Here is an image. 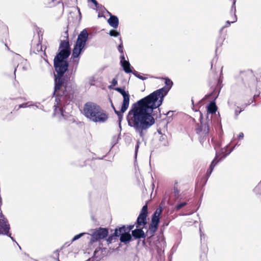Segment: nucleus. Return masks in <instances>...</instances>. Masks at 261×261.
Masks as SVG:
<instances>
[{
	"label": "nucleus",
	"instance_id": "nucleus-16",
	"mask_svg": "<svg viewBox=\"0 0 261 261\" xmlns=\"http://www.w3.org/2000/svg\"><path fill=\"white\" fill-rule=\"evenodd\" d=\"M110 35L111 36H114V37H117L119 35V33L115 30H111L110 31Z\"/></svg>",
	"mask_w": 261,
	"mask_h": 261
},
{
	"label": "nucleus",
	"instance_id": "nucleus-26",
	"mask_svg": "<svg viewBox=\"0 0 261 261\" xmlns=\"http://www.w3.org/2000/svg\"><path fill=\"white\" fill-rule=\"evenodd\" d=\"M91 1H92V2L94 4H95V5H96V4H97V3H96V1H95V0H91Z\"/></svg>",
	"mask_w": 261,
	"mask_h": 261
},
{
	"label": "nucleus",
	"instance_id": "nucleus-18",
	"mask_svg": "<svg viewBox=\"0 0 261 261\" xmlns=\"http://www.w3.org/2000/svg\"><path fill=\"white\" fill-rule=\"evenodd\" d=\"M84 233H81L80 234H79L77 235H76L74 237V238L72 239V241H74L79 239H80L82 236H83Z\"/></svg>",
	"mask_w": 261,
	"mask_h": 261
},
{
	"label": "nucleus",
	"instance_id": "nucleus-9",
	"mask_svg": "<svg viewBox=\"0 0 261 261\" xmlns=\"http://www.w3.org/2000/svg\"><path fill=\"white\" fill-rule=\"evenodd\" d=\"M121 64L122 66L123 67L124 71L127 73H129L132 72L130 67L129 63L125 60V58L123 55L121 56Z\"/></svg>",
	"mask_w": 261,
	"mask_h": 261
},
{
	"label": "nucleus",
	"instance_id": "nucleus-24",
	"mask_svg": "<svg viewBox=\"0 0 261 261\" xmlns=\"http://www.w3.org/2000/svg\"><path fill=\"white\" fill-rule=\"evenodd\" d=\"M232 2V8L234 7L235 4H236V1L235 0H231Z\"/></svg>",
	"mask_w": 261,
	"mask_h": 261
},
{
	"label": "nucleus",
	"instance_id": "nucleus-28",
	"mask_svg": "<svg viewBox=\"0 0 261 261\" xmlns=\"http://www.w3.org/2000/svg\"><path fill=\"white\" fill-rule=\"evenodd\" d=\"M236 20V18H234V20L233 21H232V22H235Z\"/></svg>",
	"mask_w": 261,
	"mask_h": 261
},
{
	"label": "nucleus",
	"instance_id": "nucleus-6",
	"mask_svg": "<svg viewBox=\"0 0 261 261\" xmlns=\"http://www.w3.org/2000/svg\"><path fill=\"white\" fill-rule=\"evenodd\" d=\"M115 90L121 93L123 96V99L121 108V113H123L126 111L129 106V95L128 92L120 88H115Z\"/></svg>",
	"mask_w": 261,
	"mask_h": 261
},
{
	"label": "nucleus",
	"instance_id": "nucleus-13",
	"mask_svg": "<svg viewBox=\"0 0 261 261\" xmlns=\"http://www.w3.org/2000/svg\"><path fill=\"white\" fill-rule=\"evenodd\" d=\"M207 112L208 113H215L217 111V107L213 102H211L207 107Z\"/></svg>",
	"mask_w": 261,
	"mask_h": 261
},
{
	"label": "nucleus",
	"instance_id": "nucleus-21",
	"mask_svg": "<svg viewBox=\"0 0 261 261\" xmlns=\"http://www.w3.org/2000/svg\"><path fill=\"white\" fill-rule=\"evenodd\" d=\"M186 203H182L180 204H179L178 206H177V208L178 209H179L181 207H182V206H184V205H185Z\"/></svg>",
	"mask_w": 261,
	"mask_h": 261
},
{
	"label": "nucleus",
	"instance_id": "nucleus-4",
	"mask_svg": "<svg viewBox=\"0 0 261 261\" xmlns=\"http://www.w3.org/2000/svg\"><path fill=\"white\" fill-rule=\"evenodd\" d=\"M88 37V33L86 29L83 30L79 34L73 48L72 57L77 58L85 46Z\"/></svg>",
	"mask_w": 261,
	"mask_h": 261
},
{
	"label": "nucleus",
	"instance_id": "nucleus-27",
	"mask_svg": "<svg viewBox=\"0 0 261 261\" xmlns=\"http://www.w3.org/2000/svg\"><path fill=\"white\" fill-rule=\"evenodd\" d=\"M138 77H139V78H140L141 79H142V80L143 79L141 76H139Z\"/></svg>",
	"mask_w": 261,
	"mask_h": 261
},
{
	"label": "nucleus",
	"instance_id": "nucleus-8",
	"mask_svg": "<svg viewBox=\"0 0 261 261\" xmlns=\"http://www.w3.org/2000/svg\"><path fill=\"white\" fill-rule=\"evenodd\" d=\"M64 89L62 85V83H60V78L56 77L55 79V94L57 96L61 95L62 90ZM64 94V92H63Z\"/></svg>",
	"mask_w": 261,
	"mask_h": 261
},
{
	"label": "nucleus",
	"instance_id": "nucleus-20",
	"mask_svg": "<svg viewBox=\"0 0 261 261\" xmlns=\"http://www.w3.org/2000/svg\"><path fill=\"white\" fill-rule=\"evenodd\" d=\"M118 50L120 52V53H122L123 52V50H122V44H121L120 45H119V47H118Z\"/></svg>",
	"mask_w": 261,
	"mask_h": 261
},
{
	"label": "nucleus",
	"instance_id": "nucleus-22",
	"mask_svg": "<svg viewBox=\"0 0 261 261\" xmlns=\"http://www.w3.org/2000/svg\"><path fill=\"white\" fill-rule=\"evenodd\" d=\"M216 160V158H215V159L212 163V164L211 165V168H212V167H214L215 165V164H214V163H215Z\"/></svg>",
	"mask_w": 261,
	"mask_h": 261
},
{
	"label": "nucleus",
	"instance_id": "nucleus-2",
	"mask_svg": "<svg viewBox=\"0 0 261 261\" xmlns=\"http://www.w3.org/2000/svg\"><path fill=\"white\" fill-rule=\"evenodd\" d=\"M60 48V51L54 59V66L57 72L61 76L67 69L68 64L66 59L70 55L68 42H62Z\"/></svg>",
	"mask_w": 261,
	"mask_h": 261
},
{
	"label": "nucleus",
	"instance_id": "nucleus-5",
	"mask_svg": "<svg viewBox=\"0 0 261 261\" xmlns=\"http://www.w3.org/2000/svg\"><path fill=\"white\" fill-rule=\"evenodd\" d=\"M134 225H129L126 227L122 226L119 229H116L115 234L116 236H120V241L122 242H129L131 239L129 231L134 228Z\"/></svg>",
	"mask_w": 261,
	"mask_h": 261
},
{
	"label": "nucleus",
	"instance_id": "nucleus-12",
	"mask_svg": "<svg viewBox=\"0 0 261 261\" xmlns=\"http://www.w3.org/2000/svg\"><path fill=\"white\" fill-rule=\"evenodd\" d=\"M108 22L111 27L114 28H116L118 25V19L115 16H111Z\"/></svg>",
	"mask_w": 261,
	"mask_h": 261
},
{
	"label": "nucleus",
	"instance_id": "nucleus-14",
	"mask_svg": "<svg viewBox=\"0 0 261 261\" xmlns=\"http://www.w3.org/2000/svg\"><path fill=\"white\" fill-rule=\"evenodd\" d=\"M159 222V217H157L156 216H153L152 218V222L151 224V227H152L154 226L155 228L157 227V226L158 225Z\"/></svg>",
	"mask_w": 261,
	"mask_h": 261
},
{
	"label": "nucleus",
	"instance_id": "nucleus-19",
	"mask_svg": "<svg viewBox=\"0 0 261 261\" xmlns=\"http://www.w3.org/2000/svg\"><path fill=\"white\" fill-rule=\"evenodd\" d=\"M117 84V80L116 79H113L112 81V85L114 86L116 85Z\"/></svg>",
	"mask_w": 261,
	"mask_h": 261
},
{
	"label": "nucleus",
	"instance_id": "nucleus-7",
	"mask_svg": "<svg viewBox=\"0 0 261 261\" xmlns=\"http://www.w3.org/2000/svg\"><path fill=\"white\" fill-rule=\"evenodd\" d=\"M108 234V231L105 228H100L96 230L93 234V240H97L105 238Z\"/></svg>",
	"mask_w": 261,
	"mask_h": 261
},
{
	"label": "nucleus",
	"instance_id": "nucleus-23",
	"mask_svg": "<svg viewBox=\"0 0 261 261\" xmlns=\"http://www.w3.org/2000/svg\"><path fill=\"white\" fill-rule=\"evenodd\" d=\"M115 112L119 116H120L121 115V113L120 112L116 111V110H115Z\"/></svg>",
	"mask_w": 261,
	"mask_h": 261
},
{
	"label": "nucleus",
	"instance_id": "nucleus-15",
	"mask_svg": "<svg viewBox=\"0 0 261 261\" xmlns=\"http://www.w3.org/2000/svg\"><path fill=\"white\" fill-rule=\"evenodd\" d=\"M147 214V205H145L143 206V207H142L140 215H142V216H144L146 217Z\"/></svg>",
	"mask_w": 261,
	"mask_h": 261
},
{
	"label": "nucleus",
	"instance_id": "nucleus-3",
	"mask_svg": "<svg viewBox=\"0 0 261 261\" xmlns=\"http://www.w3.org/2000/svg\"><path fill=\"white\" fill-rule=\"evenodd\" d=\"M85 116L95 122H103L108 119L107 114L98 105L94 103H86L84 108Z\"/></svg>",
	"mask_w": 261,
	"mask_h": 261
},
{
	"label": "nucleus",
	"instance_id": "nucleus-11",
	"mask_svg": "<svg viewBox=\"0 0 261 261\" xmlns=\"http://www.w3.org/2000/svg\"><path fill=\"white\" fill-rule=\"evenodd\" d=\"M146 216L139 215L137 219L136 227H143L146 223Z\"/></svg>",
	"mask_w": 261,
	"mask_h": 261
},
{
	"label": "nucleus",
	"instance_id": "nucleus-25",
	"mask_svg": "<svg viewBox=\"0 0 261 261\" xmlns=\"http://www.w3.org/2000/svg\"><path fill=\"white\" fill-rule=\"evenodd\" d=\"M243 137V133H241L239 135V138H242Z\"/></svg>",
	"mask_w": 261,
	"mask_h": 261
},
{
	"label": "nucleus",
	"instance_id": "nucleus-1",
	"mask_svg": "<svg viewBox=\"0 0 261 261\" xmlns=\"http://www.w3.org/2000/svg\"><path fill=\"white\" fill-rule=\"evenodd\" d=\"M166 85L168 88L157 90L148 96L134 103L127 115L128 125L133 127L142 136L143 132L154 123L152 113L153 110L159 108L162 103L164 97L167 95L172 82L166 80Z\"/></svg>",
	"mask_w": 261,
	"mask_h": 261
},
{
	"label": "nucleus",
	"instance_id": "nucleus-17",
	"mask_svg": "<svg viewBox=\"0 0 261 261\" xmlns=\"http://www.w3.org/2000/svg\"><path fill=\"white\" fill-rule=\"evenodd\" d=\"M162 213V210L161 208H158L156 210L155 213L153 216H156L157 217H160V214Z\"/></svg>",
	"mask_w": 261,
	"mask_h": 261
},
{
	"label": "nucleus",
	"instance_id": "nucleus-10",
	"mask_svg": "<svg viewBox=\"0 0 261 261\" xmlns=\"http://www.w3.org/2000/svg\"><path fill=\"white\" fill-rule=\"evenodd\" d=\"M137 228V229H136L132 231L133 236L136 239L144 237V232L142 229L143 227Z\"/></svg>",
	"mask_w": 261,
	"mask_h": 261
}]
</instances>
